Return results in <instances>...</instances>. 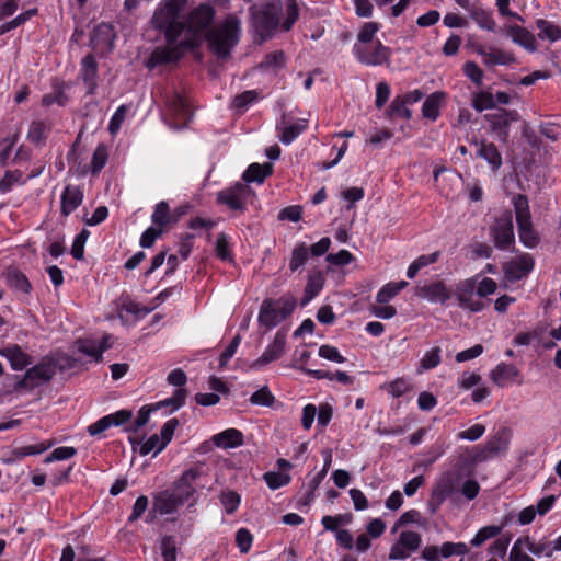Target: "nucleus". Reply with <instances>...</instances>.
Masks as SVG:
<instances>
[{"mask_svg": "<svg viewBox=\"0 0 561 561\" xmlns=\"http://www.w3.org/2000/svg\"><path fill=\"white\" fill-rule=\"evenodd\" d=\"M240 21L228 15L222 22L213 26L206 36L209 50L218 58H227L240 39Z\"/></svg>", "mask_w": 561, "mask_h": 561, "instance_id": "nucleus-1", "label": "nucleus"}, {"mask_svg": "<svg viewBox=\"0 0 561 561\" xmlns=\"http://www.w3.org/2000/svg\"><path fill=\"white\" fill-rule=\"evenodd\" d=\"M187 0H162L157 7L151 24L164 34L168 43L180 42L183 22L179 21Z\"/></svg>", "mask_w": 561, "mask_h": 561, "instance_id": "nucleus-2", "label": "nucleus"}, {"mask_svg": "<svg viewBox=\"0 0 561 561\" xmlns=\"http://www.w3.org/2000/svg\"><path fill=\"white\" fill-rule=\"evenodd\" d=\"M215 10L209 4H201L192 10L181 32L180 43L186 47L195 48L206 38L214 21Z\"/></svg>", "mask_w": 561, "mask_h": 561, "instance_id": "nucleus-3", "label": "nucleus"}, {"mask_svg": "<svg viewBox=\"0 0 561 561\" xmlns=\"http://www.w3.org/2000/svg\"><path fill=\"white\" fill-rule=\"evenodd\" d=\"M282 7L279 3H268L252 13V26L261 42L271 37L279 24Z\"/></svg>", "mask_w": 561, "mask_h": 561, "instance_id": "nucleus-4", "label": "nucleus"}, {"mask_svg": "<svg viewBox=\"0 0 561 561\" xmlns=\"http://www.w3.org/2000/svg\"><path fill=\"white\" fill-rule=\"evenodd\" d=\"M490 236L499 250L506 251L514 247L515 234L511 211H504L495 219L490 228Z\"/></svg>", "mask_w": 561, "mask_h": 561, "instance_id": "nucleus-5", "label": "nucleus"}, {"mask_svg": "<svg viewBox=\"0 0 561 561\" xmlns=\"http://www.w3.org/2000/svg\"><path fill=\"white\" fill-rule=\"evenodd\" d=\"M254 195L252 188L245 183H236L233 186L218 192L216 201L229 209L243 213L248 201Z\"/></svg>", "mask_w": 561, "mask_h": 561, "instance_id": "nucleus-6", "label": "nucleus"}, {"mask_svg": "<svg viewBox=\"0 0 561 561\" xmlns=\"http://www.w3.org/2000/svg\"><path fill=\"white\" fill-rule=\"evenodd\" d=\"M354 54L364 65L381 66L389 61L391 49L377 41L368 45H354Z\"/></svg>", "mask_w": 561, "mask_h": 561, "instance_id": "nucleus-7", "label": "nucleus"}, {"mask_svg": "<svg viewBox=\"0 0 561 561\" xmlns=\"http://www.w3.org/2000/svg\"><path fill=\"white\" fill-rule=\"evenodd\" d=\"M187 396L185 389H176L171 398L160 401L156 407H142L138 411L136 420L126 428L128 432H136L138 428L145 426L150 413L161 407H171L172 411L180 409L184 403Z\"/></svg>", "mask_w": 561, "mask_h": 561, "instance_id": "nucleus-8", "label": "nucleus"}, {"mask_svg": "<svg viewBox=\"0 0 561 561\" xmlns=\"http://www.w3.org/2000/svg\"><path fill=\"white\" fill-rule=\"evenodd\" d=\"M416 297L432 304L446 305L453 296V290L443 280L417 283L414 287Z\"/></svg>", "mask_w": 561, "mask_h": 561, "instance_id": "nucleus-9", "label": "nucleus"}, {"mask_svg": "<svg viewBox=\"0 0 561 561\" xmlns=\"http://www.w3.org/2000/svg\"><path fill=\"white\" fill-rule=\"evenodd\" d=\"M421 543L422 538L420 534L412 530L402 531L398 540L390 548L389 559L405 560L420 549Z\"/></svg>", "mask_w": 561, "mask_h": 561, "instance_id": "nucleus-10", "label": "nucleus"}, {"mask_svg": "<svg viewBox=\"0 0 561 561\" xmlns=\"http://www.w3.org/2000/svg\"><path fill=\"white\" fill-rule=\"evenodd\" d=\"M476 289L477 279L473 277L463 279L456 285L454 294L461 308L468 309L471 312H479L484 309V302L474 298Z\"/></svg>", "mask_w": 561, "mask_h": 561, "instance_id": "nucleus-11", "label": "nucleus"}, {"mask_svg": "<svg viewBox=\"0 0 561 561\" xmlns=\"http://www.w3.org/2000/svg\"><path fill=\"white\" fill-rule=\"evenodd\" d=\"M185 49H192L186 45H181L180 42L168 43L165 46L157 47L150 58L147 60L146 66L153 69L157 66L168 65L178 61L184 54Z\"/></svg>", "mask_w": 561, "mask_h": 561, "instance_id": "nucleus-12", "label": "nucleus"}, {"mask_svg": "<svg viewBox=\"0 0 561 561\" xmlns=\"http://www.w3.org/2000/svg\"><path fill=\"white\" fill-rule=\"evenodd\" d=\"M201 468H190L185 470L182 476L174 482L172 491L176 495L179 502L184 504L194 495L196 491V481L201 478Z\"/></svg>", "mask_w": 561, "mask_h": 561, "instance_id": "nucleus-13", "label": "nucleus"}, {"mask_svg": "<svg viewBox=\"0 0 561 561\" xmlns=\"http://www.w3.org/2000/svg\"><path fill=\"white\" fill-rule=\"evenodd\" d=\"M534 259L530 254L524 253L503 266L505 278L510 282H516L526 277L534 268Z\"/></svg>", "mask_w": 561, "mask_h": 561, "instance_id": "nucleus-14", "label": "nucleus"}, {"mask_svg": "<svg viewBox=\"0 0 561 561\" xmlns=\"http://www.w3.org/2000/svg\"><path fill=\"white\" fill-rule=\"evenodd\" d=\"M55 373V367L51 364L43 363L35 365L26 370L24 377L19 381L16 387L32 389L41 382L49 381L54 377Z\"/></svg>", "mask_w": 561, "mask_h": 561, "instance_id": "nucleus-15", "label": "nucleus"}, {"mask_svg": "<svg viewBox=\"0 0 561 561\" xmlns=\"http://www.w3.org/2000/svg\"><path fill=\"white\" fill-rule=\"evenodd\" d=\"M165 105L170 115L175 119L178 127H183L192 117V111L187 101L181 94L174 92L165 100Z\"/></svg>", "mask_w": 561, "mask_h": 561, "instance_id": "nucleus-16", "label": "nucleus"}, {"mask_svg": "<svg viewBox=\"0 0 561 561\" xmlns=\"http://www.w3.org/2000/svg\"><path fill=\"white\" fill-rule=\"evenodd\" d=\"M133 413L129 410H119L115 413L105 415L88 426V433L91 436H100L111 426H119L131 420Z\"/></svg>", "mask_w": 561, "mask_h": 561, "instance_id": "nucleus-17", "label": "nucleus"}, {"mask_svg": "<svg viewBox=\"0 0 561 561\" xmlns=\"http://www.w3.org/2000/svg\"><path fill=\"white\" fill-rule=\"evenodd\" d=\"M491 380L499 387L504 388L512 383L522 385L523 376L519 369L507 363H500L490 373Z\"/></svg>", "mask_w": 561, "mask_h": 561, "instance_id": "nucleus-18", "label": "nucleus"}, {"mask_svg": "<svg viewBox=\"0 0 561 561\" xmlns=\"http://www.w3.org/2000/svg\"><path fill=\"white\" fill-rule=\"evenodd\" d=\"M78 351L92 357L95 362L102 359V354L113 345V336L105 334L100 341L94 339H80L76 342Z\"/></svg>", "mask_w": 561, "mask_h": 561, "instance_id": "nucleus-19", "label": "nucleus"}, {"mask_svg": "<svg viewBox=\"0 0 561 561\" xmlns=\"http://www.w3.org/2000/svg\"><path fill=\"white\" fill-rule=\"evenodd\" d=\"M286 335L277 332L273 342L266 347L264 353L253 363V367H261L278 359L285 352Z\"/></svg>", "mask_w": 561, "mask_h": 561, "instance_id": "nucleus-20", "label": "nucleus"}, {"mask_svg": "<svg viewBox=\"0 0 561 561\" xmlns=\"http://www.w3.org/2000/svg\"><path fill=\"white\" fill-rule=\"evenodd\" d=\"M485 118L490 122L491 127L494 131H497L500 138L505 140L507 138V128L512 122L518 119V115L515 111L499 110L494 114L485 115Z\"/></svg>", "mask_w": 561, "mask_h": 561, "instance_id": "nucleus-21", "label": "nucleus"}, {"mask_svg": "<svg viewBox=\"0 0 561 561\" xmlns=\"http://www.w3.org/2000/svg\"><path fill=\"white\" fill-rule=\"evenodd\" d=\"M81 78L88 94H94L98 87V64L93 55H87L81 61Z\"/></svg>", "mask_w": 561, "mask_h": 561, "instance_id": "nucleus-22", "label": "nucleus"}, {"mask_svg": "<svg viewBox=\"0 0 561 561\" xmlns=\"http://www.w3.org/2000/svg\"><path fill=\"white\" fill-rule=\"evenodd\" d=\"M83 201V193L78 186L67 185L61 194V215L67 217L76 208H78Z\"/></svg>", "mask_w": 561, "mask_h": 561, "instance_id": "nucleus-23", "label": "nucleus"}, {"mask_svg": "<svg viewBox=\"0 0 561 561\" xmlns=\"http://www.w3.org/2000/svg\"><path fill=\"white\" fill-rule=\"evenodd\" d=\"M282 314L278 312L276 302L273 299H265L260 308L259 322L261 325L271 329L283 321Z\"/></svg>", "mask_w": 561, "mask_h": 561, "instance_id": "nucleus-24", "label": "nucleus"}, {"mask_svg": "<svg viewBox=\"0 0 561 561\" xmlns=\"http://www.w3.org/2000/svg\"><path fill=\"white\" fill-rule=\"evenodd\" d=\"M114 39L113 27L110 24L102 23L95 27L91 42L94 49L111 50L114 46Z\"/></svg>", "mask_w": 561, "mask_h": 561, "instance_id": "nucleus-25", "label": "nucleus"}, {"mask_svg": "<svg viewBox=\"0 0 561 561\" xmlns=\"http://www.w3.org/2000/svg\"><path fill=\"white\" fill-rule=\"evenodd\" d=\"M506 33L512 41L527 49L528 51H535L537 49L535 36L525 27L518 25L506 26Z\"/></svg>", "mask_w": 561, "mask_h": 561, "instance_id": "nucleus-26", "label": "nucleus"}, {"mask_svg": "<svg viewBox=\"0 0 561 561\" xmlns=\"http://www.w3.org/2000/svg\"><path fill=\"white\" fill-rule=\"evenodd\" d=\"M0 355L8 358L14 370H22L32 363L31 356L16 344L0 350Z\"/></svg>", "mask_w": 561, "mask_h": 561, "instance_id": "nucleus-27", "label": "nucleus"}, {"mask_svg": "<svg viewBox=\"0 0 561 561\" xmlns=\"http://www.w3.org/2000/svg\"><path fill=\"white\" fill-rule=\"evenodd\" d=\"M215 446L228 449L243 445V434L237 428H228L213 436Z\"/></svg>", "mask_w": 561, "mask_h": 561, "instance_id": "nucleus-28", "label": "nucleus"}, {"mask_svg": "<svg viewBox=\"0 0 561 561\" xmlns=\"http://www.w3.org/2000/svg\"><path fill=\"white\" fill-rule=\"evenodd\" d=\"M478 146L477 156L485 160L493 171H496L502 165V156L493 142L476 141Z\"/></svg>", "mask_w": 561, "mask_h": 561, "instance_id": "nucleus-29", "label": "nucleus"}, {"mask_svg": "<svg viewBox=\"0 0 561 561\" xmlns=\"http://www.w3.org/2000/svg\"><path fill=\"white\" fill-rule=\"evenodd\" d=\"M307 128V121H297L291 124H287L285 116L283 117L277 129L280 131L279 140L285 144H291L305 129Z\"/></svg>", "mask_w": 561, "mask_h": 561, "instance_id": "nucleus-30", "label": "nucleus"}, {"mask_svg": "<svg viewBox=\"0 0 561 561\" xmlns=\"http://www.w3.org/2000/svg\"><path fill=\"white\" fill-rule=\"evenodd\" d=\"M182 502H179L172 490L160 492L153 501V508L160 514L173 513Z\"/></svg>", "mask_w": 561, "mask_h": 561, "instance_id": "nucleus-31", "label": "nucleus"}, {"mask_svg": "<svg viewBox=\"0 0 561 561\" xmlns=\"http://www.w3.org/2000/svg\"><path fill=\"white\" fill-rule=\"evenodd\" d=\"M273 172V164L265 162L263 164L252 163L248 167L242 175L243 181L247 183L256 182L263 183L264 180Z\"/></svg>", "mask_w": 561, "mask_h": 561, "instance_id": "nucleus-32", "label": "nucleus"}, {"mask_svg": "<svg viewBox=\"0 0 561 561\" xmlns=\"http://www.w3.org/2000/svg\"><path fill=\"white\" fill-rule=\"evenodd\" d=\"M480 55L483 57V61L488 66H494V65H511L515 61V57L512 53L503 50V49H496L492 48L489 51L481 50Z\"/></svg>", "mask_w": 561, "mask_h": 561, "instance_id": "nucleus-33", "label": "nucleus"}, {"mask_svg": "<svg viewBox=\"0 0 561 561\" xmlns=\"http://www.w3.org/2000/svg\"><path fill=\"white\" fill-rule=\"evenodd\" d=\"M536 27L538 28V38L542 41L556 42L561 39V27L546 19H537Z\"/></svg>", "mask_w": 561, "mask_h": 561, "instance_id": "nucleus-34", "label": "nucleus"}, {"mask_svg": "<svg viewBox=\"0 0 561 561\" xmlns=\"http://www.w3.org/2000/svg\"><path fill=\"white\" fill-rule=\"evenodd\" d=\"M512 202L517 226L533 222L528 198L523 194H516Z\"/></svg>", "mask_w": 561, "mask_h": 561, "instance_id": "nucleus-35", "label": "nucleus"}, {"mask_svg": "<svg viewBox=\"0 0 561 561\" xmlns=\"http://www.w3.org/2000/svg\"><path fill=\"white\" fill-rule=\"evenodd\" d=\"M323 458H324V465L321 471H318L317 476L311 479L309 482V491L306 495L305 504L309 503L313 499V493L318 489L319 484L325 477L331 463H332V451L331 449L327 448L322 451Z\"/></svg>", "mask_w": 561, "mask_h": 561, "instance_id": "nucleus-36", "label": "nucleus"}, {"mask_svg": "<svg viewBox=\"0 0 561 561\" xmlns=\"http://www.w3.org/2000/svg\"><path fill=\"white\" fill-rule=\"evenodd\" d=\"M444 94L440 92H434L426 98L422 105V114L425 118L436 121L439 116L440 102Z\"/></svg>", "mask_w": 561, "mask_h": 561, "instance_id": "nucleus-37", "label": "nucleus"}, {"mask_svg": "<svg viewBox=\"0 0 561 561\" xmlns=\"http://www.w3.org/2000/svg\"><path fill=\"white\" fill-rule=\"evenodd\" d=\"M304 373L308 376H311L316 379H329V380H337L342 385H352L354 382V378L347 375L344 371H336L335 374H332L330 371L320 370V369H309V368H302Z\"/></svg>", "mask_w": 561, "mask_h": 561, "instance_id": "nucleus-38", "label": "nucleus"}, {"mask_svg": "<svg viewBox=\"0 0 561 561\" xmlns=\"http://www.w3.org/2000/svg\"><path fill=\"white\" fill-rule=\"evenodd\" d=\"M470 18L481 27L488 31H494L496 23L491 12L484 10L481 7H472L470 9Z\"/></svg>", "mask_w": 561, "mask_h": 561, "instance_id": "nucleus-39", "label": "nucleus"}, {"mask_svg": "<svg viewBox=\"0 0 561 561\" xmlns=\"http://www.w3.org/2000/svg\"><path fill=\"white\" fill-rule=\"evenodd\" d=\"M7 280L12 288L21 290L24 294H28L32 289V285L27 277L16 268L8 270Z\"/></svg>", "mask_w": 561, "mask_h": 561, "instance_id": "nucleus-40", "label": "nucleus"}, {"mask_svg": "<svg viewBox=\"0 0 561 561\" xmlns=\"http://www.w3.org/2000/svg\"><path fill=\"white\" fill-rule=\"evenodd\" d=\"M151 220L158 226V229H163L169 224H173L172 214L167 202L162 201L156 205Z\"/></svg>", "mask_w": 561, "mask_h": 561, "instance_id": "nucleus-41", "label": "nucleus"}, {"mask_svg": "<svg viewBox=\"0 0 561 561\" xmlns=\"http://www.w3.org/2000/svg\"><path fill=\"white\" fill-rule=\"evenodd\" d=\"M439 256H440L439 251H435L431 254L420 255L417 259H415L409 265L408 271H407V276L411 279L414 278L421 268L437 262Z\"/></svg>", "mask_w": 561, "mask_h": 561, "instance_id": "nucleus-42", "label": "nucleus"}, {"mask_svg": "<svg viewBox=\"0 0 561 561\" xmlns=\"http://www.w3.org/2000/svg\"><path fill=\"white\" fill-rule=\"evenodd\" d=\"M510 444V437L506 430L497 432L484 445L491 455L494 457L497 454L505 451Z\"/></svg>", "mask_w": 561, "mask_h": 561, "instance_id": "nucleus-43", "label": "nucleus"}, {"mask_svg": "<svg viewBox=\"0 0 561 561\" xmlns=\"http://www.w3.org/2000/svg\"><path fill=\"white\" fill-rule=\"evenodd\" d=\"M405 286H408V283L405 280H401L399 283H388L386 284L376 296V300L378 304H387L389 300H391L393 297H396Z\"/></svg>", "mask_w": 561, "mask_h": 561, "instance_id": "nucleus-44", "label": "nucleus"}, {"mask_svg": "<svg viewBox=\"0 0 561 561\" xmlns=\"http://www.w3.org/2000/svg\"><path fill=\"white\" fill-rule=\"evenodd\" d=\"M309 257V249L306 243L301 242L297 244L291 252L289 260V270L296 272L305 265Z\"/></svg>", "mask_w": 561, "mask_h": 561, "instance_id": "nucleus-45", "label": "nucleus"}, {"mask_svg": "<svg viewBox=\"0 0 561 561\" xmlns=\"http://www.w3.org/2000/svg\"><path fill=\"white\" fill-rule=\"evenodd\" d=\"M517 228L519 240L526 248L533 249L537 247L539 237L533 227V222L519 225Z\"/></svg>", "mask_w": 561, "mask_h": 561, "instance_id": "nucleus-46", "label": "nucleus"}, {"mask_svg": "<svg viewBox=\"0 0 561 561\" xmlns=\"http://www.w3.org/2000/svg\"><path fill=\"white\" fill-rule=\"evenodd\" d=\"M387 115L390 119L396 117L411 118V111L408 108L407 101L400 95L396 96L387 110Z\"/></svg>", "mask_w": 561, "mask_h": 561, "instance_id": "nucleus-47", "label": "nucleus"}, {"mask_svg": "<svg viewBox=\"0 0 561 561\" xmlns=\"http://www.w3.org/2000/svg\"><path fill=\"white\" fill-rule=\"evenodd\" d=\"M528 550V536L518 538L510 552V561H535L529 554L525 552Z\"/></svg>", "mask_w": 561, "mask_h": 561, "instance_id": "nucleus-48", "label": "nucleus"}, {"mask_svg": "<svg viewBox=\"0 0 561 561\" xmlns=\"http://www.w3.org/2000/svg\"><path fill=\"white\" fill-rule=\"evenodd\" d=\"M259 99L255 90H248L237 94L232 101V107L239 112L247 111L248 106Z\"/></svg>", "mask_w": 561, "mask_h": 561, "instance_id": "nucleus-49", "label": "nucleus"}, {"mask_svg": "<svg viewBox=\"0 0 561 561\" xmlns=\"http://www.w3.org/2000/svg\"><path fill=\"white\" fill-rule=\"evenodd\" d=\"M493 456L488 450L485 445L483 446H476L471 449H466V461H468L469 465H477L483 461L489 460Z\"/></svg>", "mask_w": 561, "mask_h": 561, "instance_id": "nucleus-50", "label": "nucleus"}, {"mask_svg": "<svg viewBox=\"0 0 561 561\" xmlns=\"http://www.w3.org/2000/svg\"><path fill=\"white\" fill-rule=\"evenodd\" d=\"M379 24L377 22H366L360 27L357 34V45H368L374 43L373 39L376 33L379 31Z\"/></svg>", "mask_w": 561, "mask_h": 561, "instance_id": "nucleus-51", "label": "nucleus"}, {"mask_svg": "<svg viewBox=\"0 0 561 561\" xmlns=\"http://www.w3.org/2000/svg\"><path fill=\"white\" fill-rule=\"evenodd\" d=\"M250 402L254 405L272 407L275 402V397L270 391L268 387L264 386L252 393L250 397Z\"/></svg>", "mask_w": 561, "mask_h": 561, "instance_id": "nucleus-52", "label": "nucleus"}, {"mask_svg": "<svg viewBox=\"0 0 561 561\" xmlns=\"http://www.w3.org/2000/svg\"><path fill=\"white\" fill-rule=\"evenodd\" d=\"M440 558H449L451 556H465L469 549L465 542H444L439 548Z\"/></svg>", "mask_w": 561, "mask_h": 561, "instance_id": "nucleus-53", "label": "nucleus"}, {"mask_svg": "<svg viewBox=\"0 0 561 561\" xmlns=\"http://www.w3.org/2000/svg\"><path fill=\"white\" fill-rule=\"evenodd\" d=\"M501 530H502V527L495 526V525L482 527L481 529L478 530L476 536L472 538L471 545L476 546V547L481 546L488 539L494 538L497 535H500Z\"/></svg>", "mask_w": 561, "mask_h": 561, "instance_id": "nucleus-54", "label": "nucleus"}, {"mask_svg": "<svg viewBox=\"0 0 561 561\" xmlns=\"http://www.w3.org/2000/svg\"><path fill=\"white\" fill-rule=\"evenodd\" d=\"M219 500L225 512L227 514H233L240 505L241 497L234 491H226L220 494Z\"/></svg>", "mask_w": 561, "mask_h": 561, "instance_id": "nucleus-55", "label": "nucleus"}, {"mask_svg": "<svg viewBox=\"0 0 561 561\" xmlns=\"http://www.w3.org/2000/svg\"><path fill=\"white\" fill-rule=\"evenodd\" d=\"M472 106L478 112L493 108V107H495L494 95L492 93L485 92V91L479 92V93L474 94V96H473Z\"/></svg>", "mask_w": 561, "mask_h": 561, "instance_id": "nucleus-56", "label": "nucleus"}, {"mask_svg": "<svg viewBox=\"0 0 561 561\" xmlns=\"http://www.w3.org/2000/svg\"><path fill=\"white\" fill-rule=\"evenodd\" d=\"M389 394L393 398H399L411 390V385L404 378H397L396 380L382 386Z\"/></svg>", "mask_w": 561, "mask_h": 561, "instance_id": "nucleus-57", "label": "nucleus"}, {"mask_svg": "<svg viewBox=\"0 0 561 561\" xmlns=\"http://www.w3.org/2000/svg\"><path fill=\"white\" fill-rule=\"evenodd\" d=\"M440 347L436 346L425 353L421 359L420 367L422 370H428L440 364Z\"/></svg>", "mask_w": 561, "mask_h": 561, "instance_id": "nucleus-58", "label": "nucleus"}, {"mask_svg": "<svg viewBox=\"0 0 561 561\" xmlns=\"http://www.w3.org/2000/svg\"><path fill=\"white\" fill-rule=\"evenodd\" d=\"M107 161V149L103 144H100L92 156V173H99L106 164Z\"/></svg>", "mask_w": 561, "mask_h": 561, "instance_id": "nucleus-59", "label": "nucleus"}, {"mask_svg": "<svg viewBox=\"0 0 561 561\" xmlns=\"http://www.w3.org/2000/svg\"><path fill=\"white\" fill-rule=\"evenodd\" d=\"M160 549L163 561H176V546L172 536L162 537Z\"/></svg>", "mask_w": 561, "mask_h": 561, "instance_id": "nucleus-60", "label": "nucleus"}, {"mask_svg": "<svg viewBox=\"0 0 561 561\" xmlns=\"http://www.w3.org/2000/svg\"><path fill=\"white\" fill-rule=\"evenodd\" d=\"M322 279L320 276L309 277L306 288L302 305L308 304L313 297H316L322 289Z\"/></svg>", "mask_w": 561, "mask_h": 561, "instance_id": "nucleus-61", "label": "nucleus"}, {"mask_svg": "<svg viewBox=\"0 0 561 561\" xmlns=\"http://www.w3.org/2000/svg\"><path fill=\"white\" fill-rule=\"evenodd\" d=\"M167 444L162 442L159 435L153 434L151 435L141 446L139 449L140 455L146 456L151 451H154V455L161 451Z\"/></svg>", "mask_w": 561, "mask_h": 561, "instance_id": "nucleus-62", "label": "nucleus"}, {"mask_svg": "<svg viewBox=\"0 0 561 561\" xmlns=\"http://www.w3.org/2000/svg\"><path fill=\"white\" fill-rule=\"evenodd\" d=\"M299 18V9L296 0H287L286 19L282 24L284 31H289Z\"/></svg>", "mask_w": 561, "mask_h": 561, "instance_id": "nucleus-63", "label": "nucleus"}, {"mask_svg": "<svg viewBox=\"0 0 561 561\" xmlns=\"http://www.w3.org/2000/svg\"><path fill=\"white\" fill-rule=\"evenodd\" d=\"M264 480L270 489L276 490L289 483L290 477L283 472H266Z\"/></svg>", "mask_w": 561, "mask_h": 561, "instance_id": "nucleus-64", "label": "nucleus"}]
</instances>
